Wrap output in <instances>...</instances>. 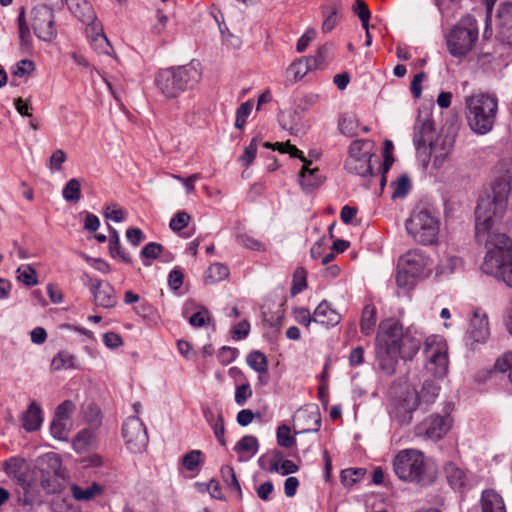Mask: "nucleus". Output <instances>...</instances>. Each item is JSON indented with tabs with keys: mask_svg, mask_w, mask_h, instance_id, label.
Listing matches in <instances>:
<instances>
[{
	"mask_svg": "<svg viewBox=\"0 0 512 512\" xmlns=\"http://www.w3.org/2000/svg\"><path fill=\"white\" fill-rule=\"evenodd\" d=\"M495 173L491 189L482 193L478 200L475 237L486 249L481 264L483 273L512 288V240L498 228L512 189V159L501 160Z\"/></svg>",
	"mask_w": 512,
	"mask_h": 512,
	"instance_id": "obj_1",
	"label": "nucleus"
},
{
	"mask_svg": "<svg viewBox=\"0 0 512 512\" xmlns=\"http://www.w3.org/2000/svg\"><path fill=\"white\" fill-rule=\"evenodd\" d=\"M201 79V64L192 60L185 65L158 70L154 76V85L166 100H173L183 92L194 89Z\"/></svg>",
	"mask_w": 512,
	"mask_h": 512,
	"instance_id": "obj_2",
	"label": "nucleus"
},
{
	"mask_svg": "<svg viewBox=\"0 0 512 512\" xmlns=\"http://www.w3.org/2000/svg\"><path fill=\"white\" fill-rule=\"evenodd\" d=\"M466 118L471 130L479 135L490 132L498 112V99L487 93L473 94L466 98Z\"/></svg>",
	"mask_w": 512,
	"mask_h": 512,
	"instance_id": "obj_3",
	"label": "nucleus"
},
{
	"mask_svg": "<svg viewBox=\"0 0 512 512\" xmlns=\"http://www.w3.org/2000/svg\"><path fill=\"white\" fill-rule=\"evenodd\" d=\"M440 219L427 209H415L406 220L405 227L408 235L418 244L433 245L438 241Z\"/></svg>",
	"mask_w": 512,
	"mask_h": 512,
	"instance_id": "obj_4",
	"label": "nucleus"
},
{
	"mask_svg": "<svg viewBox=\"0 0 512 512\" xmlns=\"http://www.w3.org/2000/svg\"><path fill=\"white\" fill-rule=\"evenodd\" d=\"M479 31L476 19L471 15L463 16L446 35V44L453 57H464L472 51L478 40Z\"/></svg>",
	"mask_w": 512,
	"mask_h": 512,
	"instance_id": "obj_5",
	"label": "nucleus"
},
{
	"mask_svg": "<svg viewBox=\"0 0 512 512\" xmlns=\"http://www.w3.org/2000/svg\"><path fill=\"white\" fill-rule=\"evenodd\" d=\"M393 470L404 482L423 483L427 470L424 453L417 449L399 451L393 459Z\"/></svg>",
	"mask_w": 512,
	"mask_h": 512,
	"instance_id": "obj_6",
	"label": "nucleus"
},
{
	"mask_svg": "<svg viewBox=\"0 0 512 512\" xmlns=\"http://www.w3.org/2000/svg\"><path fill=\"white\" fill-rule=\"evenodd\" d=\"M419 402L420 397L414 387L410 385L399 387L388 404V413L391 420L400 426L409 425Z\"/></svg>",
	"mask_w": 512,
	"mask_h": 512,
	"instance_id": "obj_7",
	"label": "nucleus"
},
{
	"mask_svg": "<svg viewBox=\"0 0 512 512\" xmlns=\"http://www.w3.org/2000/svg\"><path fill=\"white\" fill-rule=\"evenodd\" d=\"M376 344L390 347L400 346L403 350L408 347V351L403 352L402 357L411 358L420 348V339L403 335L402 325L395 319H387L379 325Z\"/></svg>",
	"mask_w": 512,
	"mask_h": 512,
	"instance_id": "obj_8",
	"label": "nucleus"
},
{
	"mask_svg": "<svg viewBox=\"0 0 512 512\" xmlns=\"http://www.w3.org/2000/svg\"><path fill=\"white\" fill-rule=\"evenodd\" d=\"M424 355L427 373L437 379L447 375L449 368L448 345L444 337L428 336L424 342Z\"/></svg>",
	"mask_w": 512,
	"mask_h": 512,
	"instance_id": "obj_9",
	"label": "nucleus"
},
{
	"mask_svg": "<svg viewBox=\"0 0 512 512\" xmlns=\"http://www.w3.org/2000/svg\"><path fill=\"white\" fill-rule=\"evenodd\" d=\"M30 24L40 40L50 42L57 36L54 12L46 4L33 7L30 12Z\"/></svg>",
	"mask_w": 512,
	"mask_h": 512,
	"instance_id": "obj_10",
	"label": "nucleus"
},
{
	"mask_svg": "<svg viewBox=\"0 0 512 512\" xmlns=\"http://www.w3.org/2000/svg\"><path fill=\"white\" fill-rule=\"evenodd\" d=\"M454 143V135L444 132L437 135L434 141H430L429 149L432 157V168L437 172L450 166Z\"/></svg>",
	"mask_w": 512,
	"mask_h": 512,
	"instance_id": "obj_11",
	"label": "nucleus"
},
{
	"mask_svg": "<svg viewBox=\"0 0 512 512\" xmlns=\"http://www.w3.org/2000/svg\"><path fill=\"white\" fill-rule=\"evenodd\" d=\"M122 434L127 448L132 453L143 452L148 444L146 427L136 416L128 417L123 424Z\"/></svg>",
	"mask_w": 512,
	"mask_h": 512,
	"instance_id": "obj_12",
	"label": "nucleus"
},
{
	"mask_svg": "<svg viewBox=\"0 0 512 512\" xmlns=\"http://www.w3.org/2000/svg\"><path fill=\"white\" fill-rule=\"evenodd\" d=\"M489 336L490 328L487 314L475 310L464 337L466 347L470 350H476L480 344L487 342Z\"/></svg>",
	"mask_w": 512,
	"mask_h": 512,
	"instance_id": "obj_13",
	"label": "nucleus"
},
{
	"mask_svg": "<svg viewBox=\"0 0 512 512\" xmlns=\"http://www.w3.org/2000/svg\"><path fill=\"white\" fill-rule=\"evenodd\" d=\"M451 418L440 415H430L415 427V435L432 441L441 440L451 429Z\"/></svg>",
	"mask_w": 512,
	"mask_h": 512,
	"instance_id": "obj_14",
	"label": "nucleus"
},
{
	"mask_svg": "<svg viewBox=\"0 0 512 512\" xmlns=\"http://www.w3.org/2000/svg\"><path fill=\"white\" fill-rule=\"evenodd\" d=\"M258 464L262 469L283 476L296 473L299 470L297 464L291 460L285 459L284 455L277 450L263 454L258 459Z\"/></svg>",
	"mask_w": 512,
	"mask_h": 512,
	"instance_id": "obj_15",
	"label": "nucleus"
},
{
	"mask_svg": "<svg viewBox=\"0 0 512 512\" xmlns=\"http://www.w3.org/2000/svg\"><path fill=\"white\" fill-rule=\"evenodd\" d=\"M88 286L96 306L112 308L117 304L115 290L109 282L98 278H90Z\"/></svg>",
	"mask_w": 512,
	"mask_h": 512,
	"instance_id": "obj_16",
	"label": "nucleus"
},
{
	"mask_svg": "<svg viewBox=\"0 0 512 512\" xmlns=\"http://www.w3.org/2000/svg\"><path fill=\"white\" fill-rule=\"evenodd\" d=\"M398 264L404 267L406 272L420 278L430 265V260L423 251L414 249L404 254Z\"/></svg>",
	"mask_w": 512,
	"mask_h": 512,
	"instance_id": "obj_17",
	"label": "nucleus"
},
{
	"mask_svg": "<svg viewBox=\"0 0 512 512\" xmlns=\"http://www.w3.org/2000/svg\"><path fill=\"white\" fill-rule=\"evenodd\" d=\"M406 352L400 346H383L376 344V355L380 369L386 375H392L398 363V357L401 353Z\"/></svg>",
	"mask_w": 512,
	"mask_h": 512,
	"instance_id": "obj_18",
	"label": "nucleus"
},
{
	"mask_svg": "<svg viewBox=\"0 0 512 512\" xmlns=\"http://www.w3.org/2000/svg\"><path fill=\"white\" fill-rule=\"evenodd\" d=\"M295 428L299 433L317 432L321 426V417L317 408L313 410H299L295 417Z\"/></svg>",
	"mask_w": 512,
	"mask_h": 512,
	"instance_id": "obj_19",
	"label": "nucleus"
},
{
	"mask_svg": "<svg viewBox=\"0 0 512 512\" xmlns=\"http://www.w3.org/2000/svg\"><path fill=\"white\" fill-rule=\"evenodd\" d=\"M434 125L429 118H418L414 126L413 142L416 150L426 149L430 141H434Z\"/></svg>",
	"mask_w": 512,
	"mask_h": 512,
	"instance_id": "obj_20",
	"label": "nucleus"
},
{
	"mask_svg": "<svg viewBox=\"0 0 512 512\" xmlns=\"http://www.w3.org/2000/svg\"><path fill=\"white\" fill-rule=\"evenodd\" d=\"M313 320L314 323H318L326 327H333L341 322L342 316L337 310L332 308L328 301L323 300L314 310Z\"/></svg>",
	"mask_w": 512,
	"mask_h": 512,
	"instance_id": "obj_21",
	"label": "nucleus"
},
{
	"mask_svg": "<svg viewBox=\"0 0 512 512\" xmlns=\"http://www.w3.org/2000/svg\"><path fill=\"white\" fill-rule=\"evenodd\" d=\"M317 66L316 58L301 57L292 62L287 68L286 74L290 82L295 83L302 79L309 71Z\"/></svg>",
	"mask_w": 512,
	"mask_h": 512,
	"instance_id": "obj_22",
	"label": "nucleus"
},
{
	"mask_svg": "<svg viewBox=\"0 0 512 512\" xmlns=\"http://www.w3.org/2000/svg\"><path fill=\"white\" fill-rule=\"evenodd\" d=\"M68 8L81 22L93 24L96 15L92 5L87 0H66Z\"/></svg>",
	"mask_w": 512,
	"mask_h": 512,
	"instance_id": "obj_23",
	"label": "nucleus"
},
{
	"mask_svg": "<svg viewBox=\"0 0 512 512\" xmlns=\"http://www.w3.org/2000/svg\"><path fill=\"white\" fill-rule=\"evenodd\" d=\"M234 450L240 462L248 461L255 456L259 450L258 439L253 435H245L236 443Z\"/></svg>",
	"mask_w": 512,
	"mask_h": 512,
	"instance_id": "obj_24",
	"label": "nucleus"
},
{
	"mask_svg": "<svg viewBox=\"0 0 512 512\" xmlns=\"http://www.w3.org/2000/svg\"><path fill=\"white\" fill-rule=\"evenodd\" d=\"M312 162L308 160V162L303 163L302 170L300 172V184L302 188L306 191H311L318 187L322 181L323 177L319 172L318 168H311Z\"/></svg>",
	"mask_w": 512,
	"mask_h": 512,
	"instance_id": "obj_25",
	"label": "nucleus"
},
{
	"mask_svg": "<svg viewBox=\"0 0 512 512\" xmlns=\"http://www.w3.org/2000/svg\"><path fill=\"white\" fill-rule=\"evenodd\" d=\"M444 472L448 483L453 489L461 490L465 488L468 478L463 468L456 463L449 462L445 465Z\"/></svg>",
	"mask_w": 512,
	"mask_h": 512,
	"instance_id": "obj_26",
	"label": "nucleus"
},
{
	"mask_svg": "<svg viewBox=\"0 0 512 512\" xmlns=\"http://www.w3.org/2000/svg\"><path fill=\"white\" fill-rule=\"evenodd\" d=\"M21 420L22 426L26 431L32 432L38 430L43 421L40 406L35 402H32L28 409L23 413Z\"/></svg>",
	"mask_w": 512,
	"mask_h": 512,
	"instance_id": "obj_27",
	"label": "nucleus"
},
{
	"mask_svg": "<svg viewBox=\"0 0 512 512\" xmlns=\"http://www.w3.org/2000/svg\"><path fill=\"white\" fill-rule=\"evenodd\" d=\"M92 31L95 32L94 35L89 36L90 37V43L92 48L98 53L103 55H110L112 51V46L103 33L102 28L100 25L93 23L92 24Z\"/></svg>",
	"mask_w": 512,
	"mask_h": 512,
	"instance_id": "obj_28",
	"label": "nucleus"
},
{
	"mask_svg": "<svg viewBox=\"0 0 512 512\" xmlns=\"http://www.w3.org/2000/svg\"><path fill=\"white\" fill-rule=\"evenodd\" d=\"M482 512H506L502 497L494 490H486L482 493Z\"/></svg>",
	"mask_w": 512,
	"mask_h": 512,
	"instance_id": "obj_29",
	"label": "nucleus"
},
{
	"mask_svg": "<svg viewBox=\"0 0 512 512\" xmlns=\"http://www.w3.org/2000/svg\"><path fill=\"white\" fill-rule=\"evenodd\" d=\"M345 167L350 173L365 177L372 172L371 157H348L345 162Z\"/></svg>",
	"mask_w": 512,
	"mask_h": 512,
	"instance_id": "obj_30",
	"label": "nucleus"
},
{
	"mask_svg": "<svg viewBox=\"0 0 512 512\" xmlns=\"http://www.w3.org/2000/svg\"><path fill=\"white\" fill-rule=\"evenodd\" d=\"M498 16L501 21L503 38L509 45H512V3L502 5Z\"/></svg>",
	"mask_w": 512,
	"mask_h": 512,
	"instance_id": "obj_31",
	"label": "nucleus"
},
{
	"mask_svg": "<svg viewBox=\"0 0 512 512\" xmlns=\"http://www.w3.org/2000/svg\"><path fill=\"white\" fill-rule=\"evenodd\" d=\"M70 489L73 498L77 501H89L100 495L103 491L102 487L95 482L85 488L72 484Z\"/></svg>",
	"mask_w": 512,
	"mask_h": 512,
	"instance_id": "obj_32",
	"label": "nucleus"
},
{
	"mask_svg": "<svg viewBox=\"0 0 512 512\" xmlns=\"http://www.w3.org/2000/svg\"><path fill=\"white\" fill-rule=\"evenodd\" d=\"M77 359L75 355L67 352L60 351L51 361V370L59 371L62 369H78Z\"/></svg>",
	"mask_w": 512,
	"mask_h": 512,
	"instance_id": "obj_33",
	"label": "nucleus"
},
{
	"mask_svg": "<svg viewBox=\"0 0 512 512\" xmlns=\"http://www.w3.org/2000/svg\"><path fill=\"white\" fill-rule=\"evenodd\" d=\"M109 252L111 257L119 258L125 263H131V256L122 248L116 229L110 227Z\"/></svg>",
	"mask_w": 512,
	"mask_h": 512,
	"instance_id": "obj_34",
	"label": "nucleus"
},
{
	"mask_svg": "<svg viewBox=\"0 0 512 512\" xmlns=\"http://www.w3.org/2000/svg\"><path fill=\"white\" fill-rule=\"evenodd\" d=\"M96 438L95 434L90 429H83L77 433L73 439V448L78 453L87 451L95 445Z\"/></svg>",
	"mask_w": 512,
	"mask_h": 512,
	"instance_id": "obj_35",
	"label": "nucleus"
},
{
	"mask_svg": "<svg viewBox=\"0 0 512 512\" xmlns=\"http://www.w3.org/2000/svg\"><path fill=\"white\" fill-rule=\"evenodd\" d=\"M229 276V268L219 262L211 264L205 272V283L213 284L226 279Z\"/></svg>",
	"mask_w": 512,
	"mask_h": 512,
	"instance_id": "obj_36",
	"label": "nucleus"
},
{
	"mask_svg": "<svg viewBox=\"0 0 512 512\" xmlns=\"http://www.w3.org/2000/svg\"><path fill=\"white\" fill-rule=\"evenodd\" d=\"M376 325V308L373 305H366L363 308L360 322V329L364 335L373 333Z\"/></svg>",
	"mask_w": 512,
	"mask_h": 512,
	"instance_id": "obj_37",
	"label": "nucleus"
},
{
	"mask_svg": "<svg viewBox=\"0 0 512 512\" xmlns=\"http://www.w3.org/2000/svg\"><path fill=\"white\" fill-rule=\"evenodd\" d=\"M247 364L249 367L259 374L268 373V360L264 353L254 350L247 356Z\"/></svg>",
	"mask_w": 512,
	"mask_h": 512,
	"instance_id": "obj_38",
	"label": "nucleus"
},
{
	"mask_svg": "<svg viewBox=\"0 0 512 512\" xmlns=\"http://www.w3.org/2000/svg\"><path fill=\"white\" fill-rule=\"evenodd\" d=\"M322 15L324 17L322 31L325 33L332 31L339 21V8L336 5L325 6L322 9Z\"/></svg>",
	"mask_w": 512,
	"mask_h": 512,
	"instance_id": "obj_39",
	"label": "nucleus"
},
{
	"mask_svg": "<svg viewBox=\"0 0 512 512\" xmlns=\"http://www.w3.org/2000/svg\"><path fill=\"white\" fill-rule=\"evenodd\" d=\"M463 261L458 256H447L445 259H443L438 267L436 274L437 275H446L451 274L459 269L462 268Z\"/></svg>",
	"mask_w": 512,
	"mask_h": 512,
	"instance_id": "obj_40",
	"label": "nucleus"
},
{
	"mask_svg": "<svg viewBox=\"0 0 512 512\" xmlns=\"http://www.w3.org/2000/svg\"><path fill=\"white\" fill-rule=\"evenodd\" d=\"M63 198L68 202H78L81 198V184L76 178L70 179L62 190Z\"/></svg>",
	"mask_w": 512,
	"mask_h": 512,
	"instance_id": "obj_41",
	"label": "nucleus"
},
{
	"mask_svg": "<svg viewBox=\"0 0 512 512\" xmlns=\"http://www.w3.org/2000/svg\"><path fill=\"white\" fill-rule=\"evenodd\" d=\"M372 143L367 140H355L349 147V156L362 158L364 156L372 157Z\"/></svg>",
	"mask_w": 512,
	"mask_h": 512,
	"instance_id": "obj_42",
	"label": "nucleus"
},
{
	"mask_svg": "<svg viewBox=\"0 0 512 512\" xmlns=\"http://www.w3.org/2000/svg\"><path fill=\"white\" fill-rule=\"evenodd\" d=\"M202 452L200 450H191L182 457L183 467L191 472L199 469L203 463Z\"/></svg>",
	"mask_w": 512,
	"mask_h": 512,
	"instance_id": "obj_43",
	"label": "nucleus"
},
{
	"mask_svg": "<svg viewBox=\"0 0 512 512\" xmlns=\"http://www.w3.org/2000/svg\"><path fill=\"white\" fill-rule=\"evenodd\" d=\"M392 188V198H403L405 197L410 188H411V182L408 176L401 175L396 181L391 183Z\"/></svg>",
	"mask_w": 512,
	"mask_h": 512,
	"instance_id": "obj_44",
	"label": "nucleus"
},
{
	"mask_svg": "<svg viewBox=\"0 0 512 512\" xmlns=\"http://www.w3.org/2000/svg\"><path fill=\"white\" fill-rule=\"evenodd\" d=\"M307 287V273L303 267H298L293 273L291 294L293 296L301 293Z\"/></svg>",
	"mask_w": 512,
	"mask_h": 512,
	"instance_id": "obj_45",
	"label": "nucleus"
},
{
	"mask_svg": "<svg viewBox=\"0 0 512 512\" xmlns=\"http://www.w3.org/2000/svg\"><path fill=\"white\" fill-rule=\"evenodd\" d=\"M276 437H277V443L281 447L291 448L296 445V439L291 434L290 427L285 424L280 425L277 428Z\"/></svg>",
	"mask_w": 512,
	"mask_h": 512,
	"instance_id": "obj_46",
	"label": "nucleus"
},
{
	"mask_svg": "<svg viewBox=\"0 0 512 512\" xmlns=\"http://www.w3.org/2000/svg\"><path fill=\"white\" fill-rule=\"evenodd\" d=\"M188 321L191 326L201 328L212 322V316L207 308L200 307L197 312L189 317Z\"/></svg>",
	"mask_w": 512,
	"mask_h": 512,
	"instance_id": "obj_47",
	"label": "nucleus"
},
{
	"mask_svg": "<svg viewBox=\"0 0 512 512\" xmlns=\"http://www.w3.org/2000/svg\"><path fill=\"white\" fill-rule=\"evenodd\" d=\"M18 30L21 47L25 50L30 49L32 45V40L29 27L26 24L23 12H21L20 15L18 16Z\"/></svg>",
	"mask_w": 512,
	"mask_h": 512,
	"instance_id": "obj_48",
	"label": "nucleus"
},
{
	"mask_svg": "<svg viewBox=\"0 0 512 512\" xmlns=\"http://www.w3.org/2000/svg\"><path fill=\"white\" fill-rule=\"evenodd\" d=\"M163 250V246L161 244L150 242L146 244L142 251H141V257L143 259V264L145 266L151 265V260L156 259L160 253Z\"/></svg>",
	"mask_w": 512,
	"mask_h": 512,
	"instance_id": "obj_49",
	"label": "nucleus"
},
{
	"mask_svg": "<svg viewBox=\"0 0 512 512\" xmlns=\"http://www.w3.org/2000/svg\"><path fill=\"white\" fill-rule=\"evenodd\" d=\"M406 269L398 264V270L396 273V283L400 288L411 289L415 286L417 280L419 279L415 275H411L410 273L405 271Z\"/></svg>",
	"mask_w": 512,
	"mask_h": 512,
	"instance_id": "obj_50",
	"label": "nucleus"
},
{
	"mask_svg": "<svg viewBox=\"0 0 512 512\" xmlns=\"http://www.w3.org/2000/svg\"><path fill=\"white\" fill-rule=\"evenodd\" d=\"M236 241L243 247L254 251H265V244L254 238L248 233H240L236 236Z\"/></svg>",
	"mask_w": 512,
	"mask_h": 512,
	"instance_id": "obj_51",
	"label": "nucleus"
},
{
	"mask_svg": "<svg viewBox=\"0 0 512 512\" xmlns=\"http://www.w3.org/2000/svg\"><path fill=\"white\" fill-rule=\"evenodd\" d=\"M221 476H222L224 482L227 484V486L231 490L241 494L240 483L237 479V476H236V473H235V470L233 469V467H231L229 465L223 466L221 468Z\"/></svg>",
	"mask_w": 512,
	"mask_h": 512,
	"instance_id": "obj_52",
	"label": "nucleus"
},
{
	"mask_svg": "<svg viewBox=\"0 0 512 512\" xmlns=\"http://www.w3.org/2000/svg\"><path fill=\"white\" fill-rule=\"evenodd\" d=\"M17 279L27 286L37 284L36 271L29 265H22L17 269Z\"/></svg>",
	"mask_w": 512,
	"mask_h": 512,
	"instance_id": "obj_53",
	"label": "nucleus"
},
{
	"mask_svg": "<svg viewBox=\"0 0 512 512\" xmlns=\"http://www.w3.org/2000/svg\"><path fill=\"white\" fill-rule=\"evenodd\" d=\"M494 367L500 373H507L508 379L512 383V352H506L500 356Z\"/></svg>",
	"mask_w": 512,
	"mask_h": 512,
	"instance_id": "obj_54",
	"label": "nucleus"
},
{
	"mask_svg": "<svg viewBox=\"0 0 512 512\" xmlns=\"http://www.w3.org/2000/svg\"><path fill=\"white\" fill-rule=\"evenodd\" d=\"M191 216L186 211H178L170 220L169 227L174 232H180L190 223Z\"/></svg>",
	"mask_w": 512,
	"mask_h": 512,
	"instance_id": "obj_55",
	"label": "nucleus"
},
{
	"mask_svg": "<svg viewBox=\"0 0 512 512\" xmlns=\"http://www.w3.org/2000/svg\"><path fill=\"white\" fill-rule=\"evenodd\" d=\"M50 431H51L52 436L55 439L67 440L68 435H69L67 421L60 420L58 418H54L51 423V426H50Z\"/></svg>",
	"mask_w": 512,
	"mask_h": 512,
	"instance_id": "obj_56",
	"label": "nucleus"
},
{
	"mask_svg": "<svg viewBox=\"0 0 512 512\" xmlns=\"http://www.w3.org/2000/svg\"><path fill=\"white\" fill-rule=\"evenodd\" d=\"M253 109V103L251 101H246L242 103L237 111H236V120L235 127L238 129H242L246 124L247 118L249 117L251 111Z\"/></svg>",
	"mask_w": 512,
	"mask_h": 512,
	"instance_id": "obj_57",
	"label": "nucleus"
},
{
	"mask_svg": "<svg viewBox=\"0 0 512 512\" xmlns=\"http://www.w3.org/2000/svg\"><path fill=\"white\" fill-rule=\"evenodd\" d=\"M67 159V154L62 149L55 150L50 156L47 162V168L51 172L60 171L62 169L63 163Z\"/></svg>",
	"mask_w": 512,
	"mask_h": 512,
	"instance_id": "obj_58",
	"label": "nucleus"
},
{
	"mask_svg": "<svg viewBox=\"0 0 512 512\" xmlns=\"http://www.w3.org/2000/svg\"><path fill=\"white\" fill-rule=\"evenodd\" d=\"M439 391L440 386L434 380H426L422 387V398L425 402H433Z\"/></svg>",
	"mask_w": 512,
	"mask_h": 512,
	"instance_id": "obj_59",
	"label": "nucleus"
},
{
	"mask_svg": "<svg viewBox=\"0 0 512 512\" xmlns=\"http://www.w3.org/2000/svg\"><path fill=\"white\" fill-rule=\"evenodd\" d=\"M104 217L108 220L120 223L125 219V211L117 204L106 205L104 207Z\"/></svg>",
	"mask_w": 512,
	"mask_h": 512,
	"instance_id": "obj_60",
	"label": "nucleus"
},
{
	"mask_svg": "<svg viewBox=\"0 0 512 512\" xmlns=\"http://www.w3.org/2000/svg\"><path fill=\"white\" fill-rule=\"evenodd\" d=\"M258 147L257 138H253L249 145L245 147L243 155L239 158V161L243 166L248 167L255 159Z\"/></svg>",
	"mask_w": 512,
	"mask_h": 512,
	"instance_id": "obj_61",
	"label": "nucleus"
},
{
	"mask_svg": "<svg viewBox=\"0 0 512 512\" xmlns=\"http://www.w3.org/2000/svg\"><path fill=\"white\" fill-rule=\"evenodd\" d=\"M252 396V389L248 382L240 384L236 387L234 400L237 405L243 406Z\"/></svg>",
	"mask_w": 512,
	"mask_h": 512,
	"instance_id": "obj_62",
	"label": "nucleus"
},
{
	"mask_svg": "<svg viewBox=\"0 0 512 512\" xmlns=\"http://www.w3.org/2000/svg\"><path fill=\"white\" fill-rule=\"evenodd\" d=\"M22 465L21 459L12 457L4 463L3 469L8 476L20 478Z\"/></svg>",
	"mask_w": 512,
	"mask_h": 512,
	"instance_id": "obj_63",
	"label": "nucleus"
},
{
	"mask_svg": "<svg viewBox=\"0 0 512 512\" xmlns=\"http://www.w3.org/2000/svg\"><path fill=\"white\" fill-rule=\"evenodd\" d=\"M354 12L359 17L362 27L367 30L369 28V19H370V11L367 5L361 1L357 0L354 6Z\"/></svg>",
	"mask_w": 512,
	"mask_h": 512,
	"instance_id": "obj_64",
	"label": "nucleus"
}]
</instances>
